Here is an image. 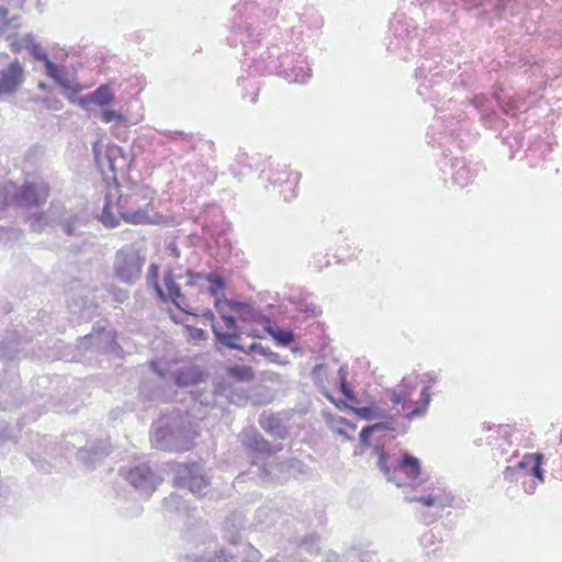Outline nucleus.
Segmentation results:
<instances>
[{
	"label": "nucleus",
	"instance_id": "1",
	"mask_svg": "<svg viewBox=\"0 0 562 562\" xmlns=\"http://www.w3.org/2000/svg\"><path fill=\"white\" fill-rule=\"evenodd\" d=\"M194 435L189 422L179 414L160 417L151 428V445L164 451H188L193 443Z\"/></svg>",
	"mask_w": 562,
	"mask_h": 562
},
{
	"label": "nucleus",
	"instance_id": "2",
	"mask_svg": "<svg viewBox=\"0 0 562 562\" xmlns=\"http://www.w3.org/2000/svg\"><path fill=\"white\" fill-rule=\"evenodd\" d=\"M373 453L378 457L376 467L383 473L386 481L394 482L397 486L405 485L398 477L401 472L412 485L420 484L422 463L415 456L404 452L400 458L392 459L381 446H375Z\"/></svg>",
	"mask_w": 562,
	"mask_h": 562
},
{
	"label": "nucleus",
	"instance_id": "3",
	"mask_svg": "<svg viewBox=\"0 0 562 562\" xmlns=\"http://www.w3.org/2000/svg\"><path fill=\"white\" fill-rule=\"evenodd\" d=\"M57 224L68 236H79L87 226L83 213H66L61 204H52L47 212L30 217V226L34 232H41L45 226Z\"/></svg>",
	"mask_w": 562,
	"mask_h": 562
},
{
	"label": "nucleus",
	"instance_id": "4",
	"mask_svg": "<svg viewBox=\"0 0 562 562\" xmlns=\"http://www.w3.org/2000/svg\"><path fill=\"white\" fill-rule=\"evenodd\" d=\"M146 256L133 244L124 245L113 258V277L121 283L133 285L142 276Z\"/></svg>",
	"mask_w": 562,
	"mask_h": 562
},
{
	"label": "nucleus",
	"instance_id": "5",
	"mask_svg": "<svg viewBox=\"0 0 562 562\" xmlns=\"http://www.w3.org/2000/svg\"><path fill=\"white\" fill-rule=\"evenodd\" d=\"M25 344L26 341L16 330H8L3 335L0 341V362L5 363L4 373L9 374L10 378L8 381H4L0 375V390L11 391L18 386V375L11 362L24 355Z\"/></svg>",
	"mask_w": 562,
	"mask_h": 562
},
{
	"label": "nucleus",
	"instance_id": "6",
	"mask_svg": "<svg viewBox=\"0 0 562 562\" xmlns=\"http://www.w3.org/2000/svg\"><path fill=\"white\" fill-rule=\"evenodd\" d=\"M493 98L494 100L487 98L486 95L479 94L469 100V102L481 114L483 124L490 128L499 121L495 105H497L506 115L515 116L519 112V106L517 105L514 95L504 97L499 92L495 91L493 93Z\"/></svg>",
	"mask_w": 562,
	"mask_h": 562
},
{
	"label": "nucleus",
	"instance_id": "7",
	"mask_svg": "<svg viewBox=\"0 0 562 562\" xmlns=\"http://www.w3.org/2000/svg\"><path fill=\"white\" fill-rule=\"evenodd\" d=\"M126 146H119L115 143H93L94 160L99 167L105 164L112 172H124L130 169L134 155L132 153L133 144L125 143Z\"/></svg>",
	"mask_w": 562,
	"mask_h": 562
},
{
	"label": "nucleus",
	"instance_id": "8",
	"mask_svg": "<svg viewBox=\"0 0 562 562\" xmlns=\"http://www.w3.org/2000/svg\"><path fill=\"white\" fill-rule=\"evenodd\" d=\"M173 480L177 487L189 490L195 497L205 496L210 492L211 482L201 463L179 464Z\"/></svg>",
	"mask_w": 562,
	"mask_h": 562
},
{
	"label": "nucleus",
	"instance_id": "9",
	"mask_svg": "<svg viewBox=\"0 0 562 562\" xmlns=\"http://www.w3.org/2000/svg\"><path fill=\"white\" fill-rule=\"evenodd\" d=\"M52 384L53 379L48 375H40L32 381V394L27 404H31L41 411L36 415L32 416L31 419L35 420L43 411H54L57 413H61L64 411L61 405L53 402L54 395L52 393L43 392L48 390Z\"/></svg>",
	"mask_w": 562,
	"mask_h": 562
},
{
	"label": "nucleus",
	"instance_id": "10",
	"mask_svg": "<svg viewBox=\"0 0 562 562\" xmlns=\"http://www.w3.org/2000/svg\"><path fill=\"white\" fill-rule=\"evenodd\" d=\"M125 480L142 495L149 496L161 482L158 474L147 464L140 463L124 473Z\"/></svg>",
	"mask_w": 562,
	"mask_h": 562
},
{
	"label": "nucleus",
	"instance_id": "11",
	"mask_svg": "<svg viewBox=\"0 0 562 562\" xmlns=\"http://www.w3.org/2000/svg\"><path fill=\"white\" fill-rule=\"evenodd\" d=\"M25 80V70L18 58L0 69V97L16 93Z\"/></svg>",
	"mask_w": 562,
	"mask_h": 562
},
{
	"label": "nucleus",
	"instance_id": "12",
	"mask_svg": "<svg viewBox=\"0 0 562 562\" xmlns=\"http://www.w3.org/2000/svg\"><path fill=\"white\" fill-rule=\"evenodd\" d=\"M47 195L48 189L46 184L26 181L22 187H16L15 206H40L45 203Z\"/></svg>",
	"mask_w": 562,
	"mask_h": 562
},
{
	"label": "nucleus",
	"instance_id": "13",
	"mask_svg": "<svg viewBox=\"0 0 562 562\" xmlns=\"http://www.w3.org/2000/svg\"><path fill=\"white\" fill-rule=\"evenodd\" d=\"M151 369L158 378L143 381L139 386V395L147 401H168L169 395L162 385V382H169L168 378H166L156 362H151Z\"/></svg>",
	"mask_w": 562,
	"mask_h": 562
},
{
	"label": "nucleus",
	"instance_id": "14",
	"mask_svg": "<svg viewBox=\"0 0 562 562\" xmlns=\"http://www.w3.org/2000/svg\"><path fill=\"white\" fill-rule=\"evenodd\" d=\"M240 442L261 454L272 456L282 450V446H273L256 428L245 429L240 435Z\"/></svg>",
	"mask_w": 562,
	"mask_h": 562
},
{
	"label": "nucleus",
	"instance_id": "15",
	"mask_svg": "<svg viewBox=\"0 0 562 562\" xmlns=\"http://www.w3.org/2000/svg\"><path fill=\"white\" fill-rule=\"evenodd\" d=\"M115 100L114 92L110 85H101L91 93L77 97L76 95V104H78L81 109L92 112L91 104H97L101 108L108 106L113 103Z\"/></svg>",
	"mask_w": 562,
	"mask_h": 562
},
{
	"label": "nucleus",
	"instance_id": "16",
	"mask_svg": "<svg viewBox=\"0 0 562 562\" xmlns=\"http://www.w3.org/2000/svg\"><path fill=\"white\" fill-rule=\"evenodd\" d=\"M543 454L542 453H533L526 454L518 463L516 469L507 467L505 470V476L509 477L515 471H524L525 474L531 476L530 479H536L539 482H543Z\"/></svg>",
	"mask_w": 562,
	"mask_h": 562
},
{
	"label": "nucleus",
	"instance_id": "17",
	"mask_svg": "<svg viewBox=\"0 0 562 562\" xmlns=\"http://www.w3.org/2000/svg\"><path fill=\"white\" fill-rule=\"evenodd\" d=\"M45 71L46 75L52 78L56 85H58L60 88H63L64 95L71 102H76V95L81 91V87L79 85L71 86L69 81L68 75L64 71L63 68H60L58 65H56L52 60H47Z\"/></svg>",
	"mask_w": 562,
	"mask_h": 562
},
{
	"label": "nucleus",
	"instance_id": "18",
	"mask_svg": "<svg viewBox=\"0 0 562 562\" xmlns=\"http://www.w3.org/2000/svg\"><path fill=\"white\" fill-rule=\"evenodd\" d=\"M260 427L270 436L276 439H285L289 430L280 417V414H274L270 411H263L258 419Z\"/></svg>",
	"mask_w": 562,
	"mask_h": 562
},
{
	"label": "nucleus",
	"instance_id": "19",
	"mask_svg": "<svg viewBox=\"0 0 562 562\" xmlns=\"http://www.w3.org/2000/svg\"><path fill=\"white\" fill-rule=\"evenodd\" d=\"M438 373L435 371H428L422 375V382L427 383V386H424L420 391L419 405H417L414 409L407 413V419H413L415 417L424 416L428 409V406L431 402V393L430 385L435 384L438 381Z\"/></svg>",
	"mask_w": 562,
	"mask_h": 562
},
{
	"label": "nucleus",
	"instance_id": "20",
	"mask_svg": "<svg viewBox=\"0 0 562 562\" xmlns=\"http://www.w3.org/2000/svg\"><path fill=\"white\" fill-rule=\"evenodd\" d=\"M110 452L106 441H99L91 446H86L77 451V458L87 467H93L95 462L103 459Z\"/></svg>",
	"mask_w": 562,
	"mask_h": 562
},
{
	"label": "nucleus",
	"instance_id": "21",
	"mask_svg": "<svg viewBox=\"0 0 562 562\" xmlns=\"http://www.w3.org/2000/svg\"><path fill=\"white\" fill-rule=\"evenodd\" d=\"M204 374L196 367L182 368L171 372L168 380L177 386H190L203 381Z\"/></svg>",
	"mask_w": 562,
	"mask_h": 562
},
{
	"label": "nucleus",
	"instance_id": "22",
	"mask_svg": "<svg viewBox=\"0 0 562 562\" xmlns=\"http://www.w3.org/2000/svg\"><path fill=\"white\" fill-rule=\"evenodd\" d=\"M240 554V548L235 547L234 551L226 549L215 550L212 554L202 555L195 559V562H237V555Z\"/></svg>",
	"mask_w": 562,
	"mask_h": 562
},
{
	"label": "nucleus",
	"instance_id": "23",
	"mask_svg": "<svg viewBox=\"0 0 562 562\" xmlns=\"http://www.w3.org/2000/svg\"><path fill=\"white\" fill-rule=\"evenodd\" d=\"M407 502H419L426 507H438L443 509L445 507L451 506L452 498L442 496L439 494H428L426 496H413L406 497Z\"/></svg>",
	"mask_w": 562,
	"mask_h": 562
},
{
	"label": "nucleus",
	"instance_id": "24",
	"mask_svg": "<svg viewBox=\"0 0 562 562\" xmlns=\"http://www.w3.org/2000/svg\"><path fill=\"white\" fill-rule=\"evenodd\" d=\"M212 331L215 336L216 341L220 342L221 345L229 349L245 351V347L237 342V340L240 337L239 334L221 331L214 324H212Z\"/></svg>",
	"mask_w": 562,
	"mask_h": 562
},
{
	"label": "nucleus",
	"instance_id": "25",
	"mask_svg": "<svg viewBox=\"0 0 562 562\" xmlns=\"http://www.w3.org/2000/svg\"><path fill=\"white\" fill-rule=\"evenodd\" d=\"M16 186L13 182H5L0 186V211H3L8 205H15Z\"/></svg>",
	"mask_w": 562,
	"mask_h": 562
},
{
	"label": "nucleus",
	"instance_id": "26",
	"mask_svg": "<svg viewBox=\"0 0 562 562\" xmlns=\"http://www.w3.org/2000/svg\"><path fill=\"white\" fill-rule=\"evenodd\" d=\"M347 369L345 367H340L338 370V387L341 394L345 396L347 401H350L351 403H358V400L353 393V391L349 387L348 381H347Z\"/></svg>",
	"mask_w": 562,
	"mask_h": 562
},
{
	"label": "nucleus",
	"instance_id": "27",
	"mask_svg": "<svg viewBox=\"0 0 562 562\" xmlns=\"http://www.w3.org/2000/svg\"><path fill=\"white\" fill-rule=\"evenodd\" d=\"M475 177V171L470 167L462 165L453 175V183L460 188H464L472 182Z\"/></svg>",
	"mask_w": 562,
	"mask_h": 562
},
{
	"label": "nucleus",
	"instance_id": "28",
	"mask_svg": "<svg viewBox=\"0 0 562 562\" xmlns=\"http://www.w3.org/2000/svg\"><path fill=\"white\" fill-rule=\"evenodd\" d=\"M267 331L274 339V341L282 347H288L294 341V334L291 330L281 328H268Z\"/></svg>",
	"mask_w": 562,
	"mask_h": 562
},
{
	"label": "nucleus",
	"instance_id": "29",
	"mask_svg": "<svg viewBox=\"0 0 562 562\" xmlns=\"http://www.w3.org/2000/svg\"><path fill=\"white\" fill-rule=\"evenodd\" d=\"M120 216L126 223L131 224H145L149 221L148 213L145 209H138L136 211H121Z\"/></svg>",
	"mask_w": 562,
	"mask_h": 562
},
{
	"label": "nucleus",
	"instance_id": "30",
	"mask_svg": "<svg viewBox=\"0 0 562 562\" xmlns=\"http://www.w3.org/2000/svg\"><path fill=\"white\" fill-rule=\"evenodd\" d=\"M228 373L232 378L240 382H250L255 378V373L249 366H234L228 369Z\"/></svg>",
	"mask_w": 562,
	"mask_h": 562
},
{
	"label": "nucleus",
	"instance_id": "31",
	"mask_svg": "<svg viewBox=\"0 0 562 562\" xmlns=\"http://www.w3.org/2000/svg\"><path fill=\"white\" fill-rule=\"evenodd\" d=\"M359 553L356 549H350L344 554H338L335 551H328L326 553L325 562H358Z\"/></svg>",
	"mask_w": 562,
	"mask_h": 562
},
{
	"label": "nucleus",
	"instance_id": "32",
	"mask_svg": "<svg viewBox=\"0 0 562 562\" xmlns=\"http://www.w3.org/2000/svg\"><path fill=\"white\" fill-rule=\"evenodd\" d=\"M235 518H227L224 525V538L236 547L240 537H239V527L235 524Z\"/></svg>",
	"mask_w": 562,
	"mask_h": 562
},
{
	"label": "nucleus",
	"instance_id": "33",
	"mask_svg": "<svg viewBox=\"0 0 562 562\" xmlns=\"http://www.w3.org/2000/svg\"><path fill=\"white\" fill-rule=\"evenodd\" d=\"M158 274H159V267L156 263H151L149 266L148 273H147L148 282L153 283L158 297L162 302H167V295L158 283Z\"/></svg>",
	"mask_w": 562,
	"mask_h": 562
},
{
	"label": "nucleus",
	"instance_id": "34",
	"mask_svg": "<svg viewBox=\"0 0 562 562\" xmlns=\"http://www.w3.org/2000/svg\"><path fill=\"white\" fill-rule=\"evenodd\" d=\"M100 221L106 227H115L120 223V220L111 212V205L108 195L105 196V203L102 209Z\"/></svg>",
	"mask_w": 562,
	"mask_h": 562
},
{
	"label": "nucleus",
	"instance_id": "35",
	"mask_svg": "<svg viewBox=\"0 0 562 562\" xmlns=\"http://www.w3.org/2000/svg\"><path fill=\"white\" fill-rule=\"evenodd\" d=\"M243 555L241 562H260L261 553L250 543L240 544V554Z\"/></svg>",
	"mask_w": 562,
	"mask_h": 562
},
{
	"label": "nucleus",
	"instance_id": "36",
	"mask_svg": "<svg viewBox=\"0 0 562 562\" xmlns=\"http://www.w3.org/2000/svg\"><path fill=\"white\" fill-rule=\"evenodd\" d=\"M205 280L210 283V293L216 297L218 292L225 288V280L217 273H209L205 276Z\"/></svg>",
	"mask_w": 562,
	"mask_h": 562
},
{
	"label": "nucleus",
	"instance_id": "37",
	"mask_svg": "<svg viewBox=\"0 0 562 562\" xmlns=\"http://www.w3.org/2000/svg\"><path fill=\"white\" fill-rule=\"evenodd\" d=\"M9 442L15 443V437L12 434V429L9 427L5 420H0V449L4 448Z\"/></svg>",
	"mask_w": 562,
	"mask_h": 562
},
{
	"label": "nucleus",
	"instance_id": "38",
	"mask_svg": "<svg viewBox=\"0 0 562 562\" xmlns=\"http://www.w3.org/2000/svg\"><path fill=\"white\" fill-rule=\"evenodd\" d=\"M351 411L361 419L364 420H371L378 417H381L378 409L372 406H362V407H355L352 406Z\"/></svg>",
	"mask_w": 562,
	"mask_h": 562
},
{
	"label": "nucleus",
	"instance_id": "39",
	"mask_svg": "<svg viewBox=\"0 0 562 562\" xmlns=\"http://www.w3.org/2000/svg\"><path fill=\"white\" fill-rule=\"evenodd\" d=\"M224 305L228 306L229 308H232L234 311H243L246 306L245 303H243V302L228 300L226 297H223V299L216 297L215 299V307L218 313H221V308H223Z\"/></svg>",
	"mask_w": 562,
	"mask_h": 562
},
{
	"label": "nucleus",
	"instance_id": "40",
	"mask_svg": "<svg viewBox=\"0 0 562 562\" xmlns=\"http://www.w3.org/2000/svg\"><path fill=\"white\" fill-rule=\"evenodd\" d=\"M29 49H30L32 57L36 60L43 61L44 67H46L47 60H50V59L48 58L47 53L42 47V45L38 43H35V42H32L31 45L29 46Z\"/></svg>",
	"mask_w": 562,
	"mask_h": 562
},
{
	"label": "nucleus",
	"instance_id": "41",
	"mask_svg": "<svg viewBox=\"0 0 562 562\" xmlns=\"http://www.w3.org/2000/svg\"><path fill=\"white\" fill-rule=\"evenodd\" d=\"M404 383H405V379H403L401 381V383L395 387L393 389L391 392H390V401L394 404V405H400L402 404L403 402H405L406 400V393L404 392Z\"/></svg>",
	"mask_w": 562,
	"mask_h": 562
},
{
	"label": "nucleus",
	"instance_id": "42",
	"mask_svg": "<svg viewBox=\"0 0 562 562\" xmlns=\"http://www.w3.org/2000/svg\"><path fill=\"white\" fill-rule=\"evenodd\" d=\"M106 291L113 295L116 303H124L130 299V292L125 289L117 288L116 285H108Z\"/></svg>",
	"mask_w": 562,
	"mask_h": 562
},
{
	"label": "nucleus",
	"instance_id": "43",
	"mask_svg": "<svg viewBox=\"0 0 562 562\" xmlns=\"http://www.w3.org/2000/svg\"><path fill=\"white\" fill-rule=\"evenodd\" d=\"M319 537L317 535H310L303 539L301 547L304 548L311 554L318 552Z\"/></svg>",
	"mask_w": 562,
	"mask_h": 562
},
{
	"label": "nucleus",
	"instance_id": "44",
	"mask_svg": "<svg viewBox=\"0 0 562 562\" xmlns=\"http://www.w3.org/2000/svg\"><path fill=\"white\" fill-rule=\"evenodd\" d=\"M100 120L104 123H111L113 121L122 122L124 116L111 109H102L99 115Z\"/></svg>",
	"mask_w": 562,
	"mask_h": 562
},
{
	"label": "nucleus",
	"instance_id": "45",
	"mask_svg": "<svg viewBox=\"0 0 562 562\" xmlns=\"http://www.w3.org/2000/svg\"><path fill=\"white\" fill-rule=\"evenodd\" d=\"M97 308H98L97 304L92 303L91 301L83 300L82 306L80 308V317L85 318V319L92 317V315Z\"/></svg>",
	"mask_w": 562,
	"mask_h": 562
},
{
	"label": "nucleus",
	"instance_id": "46",
	"mask_svg": "<svg viewBox=\"0 0 562 562\" xmlns=\"http://www.w3.org/2000/svg\"><path fill=\"white\" fill-rule=\"evenodd\" d=\"M22 233L20 229L13 228V227H3L0 226V240L8 238V239H19L21 237Z\"/></svg>",
	"mask_w": 562,
	"mask_h": 562
},
{
	"label": "nucleus",
	"instance_id": "47",
	"mask_svg": "<svg viewBox=\"0 0 562 562\" xmlns=\"http://www.w3.org/2000/svg\"><path fill=\"white\" fill-rule=\"evenodd\" d=\"M168 293L166 294L167 295V300L170 299L172 301V303L181 311H184L186 310L180 305V303L178 302V299L182 297V293H181V290H180V286L178 284H176L175 286H172L171 289L167 290Z\"/></svg>",
	"mask_w": 562,
	"mask_h": 562
},
{
	"label": "nucleus",
	"instance_id": "48",
	"mask_svg": "<svg viewBox=\"0 0 562 562\" xmlns=\"http://www.w3.org/2000/svg\"><path fill=\"white\" fill-rule=\"evenodd\" d=\"M180 501L181 497L177 495L176 493L170 494L169 497H166L164 499L165 507L170 510H180Z\"/></svg>",
	"mask_w": 562,
	"mask_h": 562
},
{
	"label": "nucleus",
	"instance_id": "49",
	"mask_svg": "<svg viewBox=\"0 0 562 562\" xmlns=\"http://www.w3.org/2000/svg\"><path fill=\"white\" fill-rule=\"evenodd\" d=\"M374 434V430L372 429L371 425H367L364 426L361 431H360V435H359V440H360V443L363 446V447H368L369 446V440H370V437Z\"/></svg>",
	"mask_w": 562,
	"mask_h": 562
},
{
	"label": "nucleus",
	"instance_id": "50",
	"mask_svg": "<svg viewBox=\"0 0 562 562\" xmlns=\"http://www.w3.org/2000/svg\"><path fill=\"white\" fill-rule=\"evenodd\" d=\"M36 437L41 440L38 443L40 449H43L46 454H49L53 449L52 440L47 436L40 437V435H36Z\"/></svg>",
	"mask_w": 562,
	"mask_h": 562
},
{
	"label": "nucleus",
	"instance_id": "51",
	"mask_svg": "<svg viewBox=\"0 0 562 562\" xmlns=\"http://www.w3.org/2000/svg\"><path fill=\"white\" fill-rule=\"evenodd\" d=\"M221 318L225 322L226 326L231 330H235L237 328V321L234 316L227 315L223 312V308H221Z\"/></svg>",
	"mask_w": 562,
	"mask_h": 562
},
{
	"label": "nucleus",
	"instance_id": "52",
	"mask_svg": "<svg viewBox=\"0 0 562 562\" xmlns=\"http://www.w3.org/2000/svg\"><path fill=\"white\" fill-rule=\"evenodd\" d=\"M522 485H524V491L527 494L531 495V494L535 493L538 483H537L536 479H530L529 477L528 480L524 481Z\"/></svg>",
	"mask_w": 562,
	"mask_h": 562
},
{
	"label": "nucleus",
	"instance_id": "53",
	"mask_svg": "<svg viewBox=\"0 0 562 562\" xmlns=\"http://www.w3.org/2000/svg\"><path fill=\"white\" fill-rule=\"evenodd\" d=\"M164 284L167 290L171 289L172 286H175L177 284L176 277L173 276L171 270H169L168 272H166L164 274Z\"/></svg>",
	"mask_w": 562,
	"mask_h": 562
},
{
	"label": "nucleus",
	"instance_id": "54",
	"mask_svg": "<svg viewBox=\"0 0 562 562\" xmlns=\"http://www.w3.org/2000/svg\"><path fill=\"white\" fill-rule=\"evenodd\" d=\"M31 461L44 472H48L50 469V464L46 461H42L40 458L35 459V457H31Z\"/></svg>",
	"mask_w": 562,
	"mask_h": 562
},
{
	"label": "nucleus",
	"instance_id": "55",
	"mask_svg": "<svg viewBox=\"0 0 562 562\" xmlns=\"http://www.w3.org/2000/svg\"><path fill=\"white\" fill-rule=\"evenodd\" d=\"M188 329L191 338L200 340L205 338V331L203 329L196 327H188Z\"/></svg>",
	"mask_w": 562,
	"mask_h": 562
},
{
	"label": "nucleus",
	"instance_id": "56",
	"mask_svg": "<svg viewBox=\"0 0 562 562\" xmlns=\"http://www.w3.org/2000/svg\"><path fill=\"white\" fill-rule=\"evenodd\" d=\"M371 427L374 430V432L392 429L391 424L386 423V422H380V423L371 424Z\"/></svg>",
	"mask_w": 562,
	"mask_h": 562
},
{
	"label": "nucleus",
	"instance_id": "57",
	"mask_svg": "<svg viewBox=\"0 0 562 562\" xmlns=\"http://www.w3.org/2000/svg\"><path fill=\"white\" fill-rule=\"evenodd\" d=\"M514 99L517 102V105L519 106V112L527 110L526 98L517 94V95H514Z\"/></svg>",
	"mask_w": 562,
	"mask_h": 562
},
{
	"label": "nucleus",
	"instance_id": "58",
	"mask_svg": "<svg viewBox=\"0 0 562 562\" xmlns=\"http://www.w3.org/2000/svg\"><path fill=\"white\" fill-rule=\"evenodd\" d=\"M337 423H338V424H340V425H344V426H346V427H348V428H350V429H352V430H355V429L357 428V426H356V424H355V423H352V422L348 420V419H347V418H345V417H339V418L337 419Z\"/></svg>",
	"mask_w": 562,
	"mask_h": 562
},
{
	"label": "nucleus",
	"instance_id": "59",
	"mask_svg": "<svg viewBox=\"0 0 562 562\" xmlns=\"http://www.w3.org/2000/svg\"><path fill=\"white\" fill-rule=\"evenodd\" d=\"M334 405L338 409H350L351 411V408H352V406L348 405L345 400H336V402H334Z\"/></svg>",
	"mask_w": 562,
	"mask_h": 562
},
{
	"label": "nucleus",
	"instance_id": "60",
	"mask_svg": "<svg viewBox=\"0 0 562 562\" xmlns=\"http://www.w3.org/2000/svg\"><path fill=\"white\" fill-rule=\"evenodd\" d=\"M263 357L268 358L271 362H279V355L268 349Z\"/></svg>",
	"mask_w": 562,
	"mask_h": 562
},
{
	"label": "nucleus",
	"instance_id": "61",
	"mask_svg": "<svg viewBox=\"0 0 562 562\" xmlns=\"http://www.w3.org/2000/svg\"><path fill=\"white\" fill-rule=\"evenodd\" d=\"M336 432L341 436L342 438H345L347 441H353V436L349 435L345 429L342 428H337L336 429Z\"/></svg>",
	"mask_w": 562,
	"mask_h": 562
},
{
	"label": "nucleus",
	"instance_id": "62",
	"mask_svg": "<svg viewBox=\"0 0 562 562\" xmlns=\"http://www.w3.org/2000/svg\"><path fill=\"white\" fill-rule=\"evenodd\" d=\"M187 274H188L187 285H193L194 284V278H198V279L202 278V274H200V273L193 274L190 271Z\"/></svg>",
	"mask_w": 562,
	"mask_h": 562
},
{
	"label": "nucleus",
	"instance_id": "63",
	"mask_svg": "<svg viewBox=\"0 0 562 562\" xmlns=\"http://www.w3.org/2000/svg\"><path fill=\"white\" fill-rule=\"evenodd\" d=\"M168 250L176 258H178L180 256V251H179V249L177 248V246L175 244H169L168 245Z\"/></svg>",
	"mask_w": 562,
	"mask_h": 562
},
{
	"label": "nucleus",
	"instance_id": "64",
	"mask_svg": "<svg viewBox=\"0 0 562 562\" xmlns=\"http://www.w3.org/2000/svg\"><path fill=\"white\" fill-rule=\"evenodd\" d=\"M267 350H268V348H266L261 344L257 342L256 344V351L254 353H259V355L263 356Z\"/></svg>",
	"mask_w": 562,
	"mask_h": 562
}]
</instances>
